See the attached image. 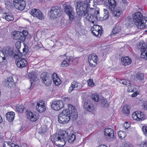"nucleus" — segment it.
Wrapping results in <instances>:
<instances>
[{
    "label": "nucleus",
    "instance_id": "nucleus-1",
    "mask_svg": "<svg viewBox=\"0 0 147 147\" xmlns=\"http://www.w3.org/2000/svg\"><path fill=\"white\" fill-rule=\"evenodd\" d=\"M53 138H52V141L54 142L55 144L59 147H63L66 144V141L67 140L70 143H73L75 140L76 137L74 134H70L68 135L66 131H62L60 134L56 136L53 135Z\"/></svg>",
    "mask_w": 147,
    "mask_h": 147
},
{
    "label": "nucleus",
    "instance_id": "nucleus-2",
    "mask_svg": "<svg viewBox=\"0 0 147 147\" xmlns=\"http://www.w3.org/2000/svg\"><path fill=\"white\" fill-rule=\"evenodd\" d=\"M133 20L139 29L147 28V17H143L142 13L138 12L133 15Z\"/></svg>",
    "mask_w": 147,
    "mask_h": 147
},
{
    "label": "nucleus",
    "instance_id": "nucleus-3",
    "mask_svg": "<svg viewBox=\"0 0 147 147\" xmlns=\"http://www.w3.org/2000/svg\"><path fill=\"white\" fill-rule=\"evenodd\" d=\"M77 14L80 16H82L87 12L88 9V7L87 3L81 1H78L75 5Z\"/></svg>",
    "mask_w": 147,
    "mask_h": 147
},
{
    "label": "nucleus",
    "instance_id": "nucleus-4",
    "mask_svg": "<svg viewBox=\"0 0 147 147\" xmlns=\"http://www.w3.org/2000/svg\"><path fill=\"white\" fill-rule=\"evenodd\" d=\"M109 6V9L113 12V16L116 18L119 17L121 13V9L119 7L115 8L116 5V2L115 0H108Z\"/></svg>",
    "mask_w": 147,
    "mask_h": 147
},
{
    "label": "nucleus",
    "instance_id": "nucleus-5",
    "mask_svg": "<svg viewBox=\"0 0 147 147\" xmlns=\"http://www.w3.org/2000/svg\"><path fill=\"white\" fill-rule=\"evenodd\" d=\"M62 9L59 6L51 7L49 14L51 18L55 19L59 17L61 15Z\"/></svg>",
    "mask_w": 147,
    "mask_h": 147
},
{
    "label": "nucleus",
    "instance_id": "nucleus-6",
    "mask_svg": "<svg viewBox=\"0 0 147 147\" xmlns=\"http://www.w3.org/2000/svg\"><path fill=\"white\" fill-rule=\"evenodd\" d=\"M68 110H63L59 115L58 121L59 123L66 124L69 122L70 118L68 114Z\"/></svg>",
    "mask_w": 147,
    "mask_h": 147
},
{
    "label": "nucleus",
    "instance_id": "nucleus-7",
    "mask_svg": "<svg viewBox=\"0 0 147 147\" xmlns=\"http://www.w3.org/2000/svg\"><path fill=\"white\" fill-rule=\"evenodd\" d=\"M28 34V32L25 30H23L22 32L18 31H15L12 33L13 38L16 40H19L21 41H24Z\"/></svg>",
    "mask_w": 147,
    "mask_h": 147
},
{
    "label": "nucleus",
    "instance_id": "nucleus-8",
    "mask_svg": "<svg viewBox=\"0 0 147 147\" xmlns=\"http://www.w3.org/2000/svg\"><path fill=\"white\" fill-rule=\"evenodd\" d=\"M68 110V114L70 118L72 120L76 119L78 117V113L75 107L71 104H69Z\"/></svg>",
    "mask_w": 147,
    "mask_h": 147
},
{
    "label": "nucleus",
    "instance_id": "nucleus-9",
    "mask_svg": "<svg viewBox=\"0 0 147 147\" xmlns=\"http://www.w3.org/2000/svg\"><path fill=\"white\" fill-rule=\"evenodd\" d=\"M141 52V57L147 60V48L144 43L140 42L138 46Z\"/></svg>",
    "mask_w": 147,
    "mask_h": 147
},
{
    "label": "nucleus",
    "instance_id": "nucleus-10",
    "mask_svg": "<svg viewBox=\"0 0 147 147\" xmlns=\"http://www.w3.org/2000/svg\"><path fill=\"white\" fill-rule=\"evenodd\" d=\"M13 5L16 9L22 11L26 7V3L25 1L23 0H13Z\"/></svg>",
    "mask_w": 147,
    "mask_h": 147
},
{
    "label": "nucleus",
    "instance_id": "nucleus-11",
    "mask_svg": "<svg viewBox=\"0 0 147 147\" xmlns=\"http://www.w3.org/2000/svg\"><path fill=\"white\" fill-rule=\"evenodd\" d=\"M98 57L95 54L90 55L88 57V61L90 66L92 67H95L97 65Z\"/></svg>",
    "mask_w": 147,
    "mask_h": 147
},
{
    "label": "nucleus",
    "instance_id": "nucleus-12",
    "mask_svg": "<svg viewBox=\"0 0 147 147\" xmlns=\"http://www.w3.org/2000/svg\"><path fill=\"white\" fill-rule=\"evenodd\" d=\"M34 17L37 18L40 20H42L44 18L42 12L39 10L36 9H32L29 12Z\"/></svg>",
    "mask_w": 147,
    "mask_h": 147
},
{
    "label": "nucleus",
    "instance_id": "nucleus-13",
    "mask_svg": "<svg viewBox=\"0 0 147 147\" xmlns=\"http://www.w3.org/2000/svg\"><path fill=\"white\" fill-rule=\"evenodd\" d=\"M132 117L134 120L139 121L144 120L145 118L143 113L139 111L134 112L132 115Z\"/></svg>",
    "mask_w": 147,
    "mask_h": 147
},
{
    "label": "nucleus",
    "instance_id": "nucleus-14",
    "mask_svg": "<svg viewBox=\"0 0 147 147\" xmlns=\"http://www.w3.org/2000/svg\"><path fill=\"white\" fill-rule=\"evenodd\" d=\"M64 11L69 16V20H72L74 16V12L73 8L70 5H67L65 7Z\"/></svg>",
    "mask_w": 147,
    "mask_h": 147
},
{
    "label": "nucleus",
    "instance_id": "nucleus-15",
    "mask_svg": "<svg viewBox=\"0 0 147 147\" xmlns=\"http://www.w3.org/2000/svg\"><path fill=\"white\" fill-rule=\"evenodd\" d=\"M64 107L63 102L61 100L54 101L51 105L52 108L54 110L58 111Z\"/></svg>",
    "mask_w": 147,
    "mask_h": 147
},
{
    "label": "nucleus",
    "instance_id": "nucleus-16",
    "mask_svg": "<svg viewBox=\"0 0 147 147\" xmlns=\"http://www.w3.org/2000/svg\"><path fill=\"white\" fill-rule=\"evenodd\" d=\"M82 16H85L86 19L88 21L94 24L95 21H98L99 20V17L98 16H94L89 13L88 11L86 13H85Z\"/></svg>",
    "mask_w": 147,
    "mask_h": 147
},
{
    "label": "nucleus",
    "instance_id": "nucleus-17",
    "mask_svg": "<svg viewBox=\"0 0 147 147\" xmlns=\"http://www.w3.org/2000/svg\"><path fill=\"white\" fill-rule=\"evenodd\" d=\"M104 132L105 137L107 139V140H109L111 138H114V131L111 128H107L105 129Z\"/></svg>",
    "mask_w": 147,
    "mask_h": 147
},
{
    "label": "nucleus",
    "instance_id": "nucleus-18",
    "mask_svg": "<svg viewBox=\"0 0 147 147\" xmlns=\"http://www.w3.org/2000/svg\"><path fill=\"white\" fill-rule=\"evenodd\" d=\"M102 28L99 26L94 25L91 29L92 32L95 36H100L102 33Z\"/></svg>",
    "mask_w": 147,
    "mask_h": 147
},
{
    "label": "nucleus",
    "instance_id": "nucleus-19",
    "mask_svg": "<svg viewBox=\"0 0 147 147\" xmlns=\"http://www.w3.org/2000/svg\"><path fill=\"white\" fill-rule=\"evenodd\" d=\"M84 106V107L89 111H92L94 109L93 102L90 100H88L85 101Z\"/></svg>",
    "mask_w": 147,
    "mask_h": 147
},
{
    "label": "nucleus",
    "instance_id": "nucleus-20",
    "mask_svg": "<svg viewBox=\"0 0 147 147\" xmlns=\"http://www.w3.org/2000/svg\"><path fill=\"white\" fill-rule=\"evenodd\" d=\"M3 85L8 88H11L15 85L13 79L12 77H10L7 78L3 83Z\"/></svg>",
    "mask_w": 147,
    "mask_h": 147
},
{
    "label": "nucleus",
    "instance_id": "nucleus-21",
    "mask_svg": "<svg viewBox=\"0 0 147 147\" xmlns=\"http://www.w3.org/2000/svg\"><path fill=\"white\" fill-rule=\"evenodd\" d=\"M40 77L43 81V82L46 86H49L51 85V79L47 76L46 73H42Z\"/></svg>",
    "mask_w": 147,
    "mask_h": 147
},
{
    "label": "nucleus",
    "instance_id": "nucleus-22",
    "mask_svg": "<svg viewBox=\"0 0 147 147\" xmlns=\"http://www.w3.org/2000/svg\"><path fill=\"white\" fill-rule=\"evenodd\" d=\"M27 118L30 119L31 121H36L38 119V115L35 113H32L30 111H27L26 114Z\"/></svg>",
    "mask_w": 147,
    "mask_h": 147
},
{
    "label": "nucleus",
    "instance_id": "nucleus-23",
    "mask_svg": "<svg viewBox=\"0 0 147 147\" xmlns=\"http://www.w3.org/2000/svg\"><path fill=\"white\" fill-rule=\"evenodd\" d=\"M44 104V101H39V102H38L36 107L37 111L40 113L45 111L46 110V108Z\"/></svg>",
    "mask_w": 147,
    "mask_h": 147
},
{
    "label": "nucleus",
    "instance_id": "nucleus-24",
    "mask_svg": "<svg viewBox=\"0 0 147 147\" xmlns=\"http://www.w3.org/2000/svg\"><path fill=\"white\" fill-rule=\"evenodd\" d=\"M27 62L26 60L24 59L21 58L17 61L16 64L18 67L20 68H22L26 66Z\"/></svg>",
    "mask_w": 147,
    "mask_h": 147
},
{
    "label": "nucleus",
    "instance_id": "nucleus-25",
    "mask_svg": "<svg viewBox=\"0 0 147 147\" xmlns=\"http://www.w3.org/2000/svg\"><path fill=\"white\" fill-rule=\"evenodd\" d=\"M121 29L120 26L117 24L114 27L112 30V33L110 34L111 37H113V36L118 34L121 30Z\"/></svg>",
    "mask_w": 147,
    "mask_h": 147
},
{
    "label": "nucleus",
    "instance_id": "nucleus-26",
    "mask_svg": "<svg viewBox=\"0 0 147 147\" xmlns=\"http://www.w3.org/2000/svg\"><path fill=\"white\" fill-rule=\"evenodd\" d=\"M3 18L7 21H13L14 18L12 14L10 13H3Z\"/></svg>",
    "mask_w": 147,
    "mask_h": 147
},
{
    "label": "nucleus",
    "instance_id": "nucleus-27",
    "mask_svg": "<svg viewBox=\"0 0 147 147\" xmlns=\"http://www.w3.org/2000/svg\"><path fill=\"white\" fill-rule=\"evenodd\" d=\"M53 80L54 83L57 86L59 85L61 83L60 79L59 78L57 75L55 73H53L52 75Z\"/></svg>",
    "mask_w": 147,
    "mask_h": 147
},
{
    "label": "nucleus",
    "instance_id": "nucleus-28",
    "mask_svg": "<svg viewBox=\"0 0 147 147\" xmlns=\"http://www.w3.org/2000/svg\"><path fill=\"white\" fill-rule=\"evenodd\" d=\"M4 52L5 55L7 56H10L13 55L14 52L12 48L10 47H7Z\"/></svg>",
    "mask_w": 147,
    "mask_h": 147
},
{
    "label": "nucleus",
    "instance_id": "nucleus-29",
    "mask_svg": "<svg viewBox=\"0 0 147 147\" xmlns=\"http://www.w3.org/2000/svg\"><path fill=\"white\" fill-rule=\"evenodd\" d=\"M121 63L125 66L129 65L131 63V60L127 57L122 58L121 59Z\"/></svg>",
    "mask_w": 147,
    "mask_h": 147
},
{
    "label": "nucleus",
    "instance_id": "nucleus-30",
    "mask_svg": "<svg viewBox=\"0 0 147 147\" xmlns=\"http://www.w3.org/2000/svg\"><path fill=\"white\" fill-rule=\"evenodd\" d=\"M15 113L12 111L8 112L6 114V117L7 120L11 122L13 120L14 118Z\"/></svg>",
    "mask_w": 147,
    "mask_h": 147
},
{
    "label": "nucleus",
    "instance_id": "nucleus-31",
    "mask_svg": "<svg viewBox=\"0 0 147 147\" xmlns=\"http://www.w3.org/2000/svg\"><path fill=\"white\" fill-rule=\"evenodd\" d=\"M134 24L135 23L133 20V18L132 19L128 16L126 20V25L127 26L132 27Z\"/></svg>",
    "mask_w": 147,
    "mask_h": 147
},
{
    "label": "nucleus",
    "instance_id": "nucleus-32",
    "mask_svg": "<svg viewBox=\"0 0 147 147\" xmlns=\"http://www.w3.org/2000/svg\"><path fill=\"white\" fill-rule=\"evenodd\" d=\"M118 134L119 137L121 139H124L126 136V132L124 131H120L118 132Z\"/></svg>",
    "mask_w": 147,
    "mask_h": 147
},
{
    "label": "nucleus",
    "instance_id": "nucleus-33",
    "mask_svg": "<svg viewBox=\"0 0 147 147\" xmlns=\"http://www.w3.org/2000/svg\"><path fill=\"white\" fill-rule=\"evenodd\" d=\"M47 127L46 125L43 126L39 129V133L41 135L44 134L47 131Z\"/></svg>",
    "mask_w": 147,
    "mask_h": 147
},
{
    "label": "nucleus",
    "instance_id": "nucleus-34",
    "mask_svg": "<svg viewBox=\"0 0 147 147\" xmlns=\"http://www.w3.org/2000/svg\"><path fill=\"white\" fill-rule=\"evenodd\" d=\"M24 107L22 105H18L16 106V110L18 112L22 113L23 111Z\"/></svg>",
    "mask_w": 147,
    "mask_h": 147
},
{
    "label": "nucleus",
    "instance_id": "nucleus-35",
    "mask_svg": "<svg viewBox=\"0 0 147 147\" xmlns=\"http://www.w3.org/2000/svg\"><path fill=\"white\" fill-rule=\"evenodd\" d=\"M119 82L121 83L126 85V86H127L128 87L129 86L131 87V84L130 82L129 81L126 80H122L120 81Z\"/></svg>",
    "mask_w": 147,
    "mask_h": 147
},
{
    "label": "nucleus",
    "instance_id": "nucleus-36",
    "mask_svg": "<svg viewBox=\"0 0 147 147\" xmlns=\"http://www.w3.org/2000/svg\"><path fill=\"white\" fill-rule=\"evenodd\" d=\"M130 107L129 106H125L123 107V112L125 114H129V113Z\"/></svg>",
    "mask_w": 147,
    "mask_h": 147
},
{
    "label": "nucleus",
    "instance_id": "nucleus-37",
    "mask_svg": "<svg viewBox=\"0 0 147 147\" xmlns=\"http://www.w3.org/2000/svg\"><path fill=\"white\" fill-rule=\"evenodd\" d=\"M104 12L103 18L104 20H105L108 18L109 14L108 10L106 9H104Z\"/></svg>",
    "mask_w": 147,
    "mask_h": 147
},
{
    "label": "nucleus",
    "instance_id": "nucleus-38",
    "mask_svg": "<svg viewBox=\"0 0 147 147\" xmlns=\"http://www.w3.org/2000/svg\"><path fill=\"white\" fill-rule=\"evenodd\" d=\"M91 98L92 100H94L95 101H98L99 100V98L97 94H92L91 96Z\"/></svg>",
    "mask_w": 147,
    "mask_h": 147
},
{
    "label": "nucleus",
    "instance_id": "nucleus-39",
    "mask_svg": "<svg viewBox=\"0 0 147 147\" xmlns=\"http://www.w3.org/2000/svg\"><path fill=\"white\" fill-rule=\"evenodd\" d=\"M69 64L67 63V61L65 59L62 62L61 66L63 67H66L69 66Z\"/></svg>",
    "mask_w": 147,
    "mask_h": 147
},
{
    "label": "nucleus",
    "instance_id": "nucleus-40",
    "mask_svg": "<svg viewBox=\"0 0 147 147\" xmlns=\"http://www.w3.org/2000/svg\"><path fill=\"white\" fill-rule=\"evenodd\" d=\"M136 77L140 80H143L144 79V76L143 74L138 73L137 74Z\"/></svg>",
    "mask_w": 147,
    "mask_h": 147
},
{
    "label": "nucleus",
    "instance_id": "nucleus-41",
    "mask_svg": "<svg viewBox=\"0 0 147 147\" xmlns=\"http://www.w3.org/2000/svg\"><path fill=\"white\" fill-rule=\"evenodd\" d=\"M67 61V63H69L70 65L73 61V58L71 57H68L65 59Z\"/></svg>",
    "mask_w": 147,
    "mask_h": 147
},
{
    "label": "nucleus",
    "instance_id": "nucleus-42",
    "mask_svg": "<svg viewBox=\"0 0 147 147\" xmlns=\"http://www.w3.org/2000/svg\"><path fill=\"white\" fill-rule=\"evenodd\" d=\"M79 83L76 81H73L71 84V85L75 89L78 86V84Z\"/></svg>",
    "mask_w": 147,
    "mask_h": 147
},
{
    "label": "nucleus",
    "instance_id": "nucleus-43",
    "mask_svg": "<svg viewBox=\"0 0 147 147\" xmlns=\"http://www.w3.org/2000/svg\"><path fill=\"white\" fill-rule=\"evenodd\" d=\"M99 9L98 8H96V10L94 11V16H98V17H99V20L100 19V17L99 16Z\"/></svg>",
    "mask_w": 147,
    "mask_h": 147
},
{
    "label": "nucleus",
    "instance_id": "nucleus-44",
    "mask_svg": "<svg viewBox=\"0 0 147 147\" xmlns=\"http://www.w3.org/2000/svg\"><path fill=\"white\" fill-rule=\"evenodd\" d=\"M142 130L144 134L146 136H147V126H144L142 127Z\"/></svg>",
    "mask_w": 147,
    "mask_h": 147
},
{
    "label": "nucleus",
    "instance_id": "nucleus-45",
    "mask_svg": "<svg viewBox=\"0 0 147 147\" xmlns=\"http://www.w3.org/2000/svg\"><path fill=\"white\" fill-rule=\"evenodd\" d=\"M23 55H25L27 54V53L28 52V50L27 49V47H25L24 46V47L23 49Z\"/></svg>",
    "mask_w": 147,
    "mask_h": 147
},
{
    "label": "nucleus",
    "instance_id": "nucleus-46",
    "mask_svg": "<svg viewBox=\"0 0 147 147\" xmlns=\"http://www.w3.org/2000/svg\"><path fill=\"white\" fill-rule=\"evenodd\" d=\"M123 127L126 130L130 126V125L129 123H128L127 122H125L124 123Z\"/></svg>",
    "mask_w": 147,
    "mask_h": 147
},
{
    "label": "nucleus",
    "instance_id": "nucleus-47",
    "mask_svg": "<svg viewBox=\"0 0 147 147\" xmlns=\"http://www.w3.org/2000/svg\"><path fill=\"white\" fill-rule=\"evenodd\" d=\"M28 76L32 81H34L35 77L33 73H30L29 74Z\"/></svg>",
    "mask_w": 147,
    "mask_h": 147
},
{
    "label": "nucleus",
    "instance_id": "nucleus-48",
    "mask_svg": "<svg viewBox=\"0 0 147 147\" xmlns=\"http://www.w3.org/2000/svg\"><path fill=\"white\" fill-rule=\"evenodd\" d=\"M88 84L90 86L92 87L94 86V83L92 81V80L90 79L88 81Z\"/></svg>",
    "mask_w": 147,
    "mask_h": 147
},
{
    "label": "nucleus",
    "instance_id": "nucleus-49",
    "mask_svg": "<svg viewBox=\"0 0 147 147\" xmlns=\"http://www.w3.org/2000/svg\"><path fill=\"white\" fill-rule=\"evenodd\" d=\"M141 147H147V142H143L141 143Z\"/></svg>",
    "mask_w": 147,
    "mask_h": 147
},
{
    "label": "nucleus",
    "instance_id": "nucleus-50",
    "mask_svg": "<svg viewBox=\"0 0 147 147\" xmlns=\"http://www.w3.org/2000/svg\"><path fill=\"white\" fill-rule=\"evenodd\" d=\"M7 143H8V144H9V145L10 147H15V146H16L17 145L10 142H8Z\"/></svg>",
    "mask_w": 147,
    "mask_h": 147
},
{
    "label": "nucleus",
    "instance_id": "nucleus-51",
    "mask_svg": "<svg viewBox=\"0 0 147 147\" xmlns=\"http://www.w3.org/2000/svg\"><path fill=\"white\" fill-rule=\"evenodd\" d=\"M75 89L73 87L71 86L69 87L68 90V92L70 93H71L73 90H75Z\"/></svg>",
    "mask_w": 147,
    "mask_h": 147
},
{
    "label": "nucleus",
    "instance_id": "nucleus-52",
    "mask_svg": "<svg viewBox=\"0 0 147 147\" xmlns=\"http://www.w3.org/2000/svg\"><path fill=\"white\" fill-rule=\"evenodd\" d=\"M101 2V4L106 5L107 3L108 0H99Z\"/></svg>",
    "mask_w": 147,
    "mask_h": 147
},
{
    "label": "nucleus",
    "instance_id": "nucleus-53",
    "mask_svg": "<svg viewBox=\"0 0 147 147\" xmlns=\"http://www.w3.org/2000/svg\"><path fill=\"white\" fill-rule=\"evenodd\" d=\"M132 145L128 143L124 144L123 147H132Z\"/></svg>",
    "mask_w": 147,
    "mask_h": 147
},
{
    "label": "nucleus",
    "instance_id": "nucleus-54",
    "mask_svg": "<svg viewBox=\"0 0 147 147\" xmlns=\"http://www.w3.org/2000/svg\"><path fill=\"white\" fill-rule=\"evenodd\" d=\"M7 142H5L4 143L3 147H10Z\"/></svg>",
    "mask_w": 147,
    "mask_h": 147
},
{
    "label": "nucleus",
    "instance_id": "nucleus-55",
    "mask_svg": "<svg viewBox=\"0 0 147 147\" xmlns=\"http://www.w3.org/2000/svg\"><path fill=\"white\" fill-rule=\"evenodd\" d=\"M107 102L106 101L104 100L102 102V104L104 105V106H105L106 107H107L108 105V104Z\"/></svg>",
    "mask_w": 147,
    "mask_h": 147
},
{
    "label": "nucleus",
    "instance_id": "nucleus-56",
    "mask_svg": "<svg viewBox=\"0 0 147 147\" xmlns=\"http://www.w3.org/2000/svg\"><path fill=\"white\" fill-rule=\"evenodd\" d=\"M138 94V92H135L131 95V96L132 97H135Z\"/></svg>",
    "mask_w": 147,
    "mask_h": 147
},
{
    "label": "nucleus",
    "instance_id": "nucleus-57",
    "mask_svg": "<svg viewBox=\"0 0 147 147\" xmlns=\"http://www.w3.org/2000/svg\"><path fill=\"white\" fill-rule=\"evenodd\" d=\"M142 109H147V105H146L144 104L142 105Z\"/></svg>",
    "mask_w": 147,
    "mask_h": 147
},
{
    "label": "nucleus",
    "instance_id": "nucleus-58",
    "mask_svg": "<svg viewBox=\"0 0 147 147\" xmlns=\"http://www.w3.org/2000/svg\"><path fill=\"white\" fill-rule=\"evenodd\" d=\"M4 54L5 55V54H4V52H2L1 51H0V58H2V56H1V55H3Z\"/></svg>",
    "mask_w": 147,
    "mask_h": 147
},
{
    "label": "nucleus",
    "instance_id": "nucleus-59",
    "mask_svg": "<svg viewBox=\"0 0 147 147\" xmlns=\"http://www.w3.org/2000/svg\"><path fill=\"white\" fill-rule=\"evenodd\" d=\"M97 147H107V146L105 145H100Z\"/></svg>",
    "mask_w": 147,
    "mask_h": 147
},
{
    "label": "nucleus",
    "instance_id": "nucleus-60",
    "mask_svg": "<svg viewBox=\"0 0 147 147\" xmlns=\"http://www.w3.org/2000/svg\"><path fill=\"white\" fill-rule=\"evenodd\" d=\"M122 1L125 4H126L127 3V1L126 0H122Z\"/></svg>",
    "mask_w": 147,
    "mask_h": 147
},
{
    "label": "nucleus",
    "instance_id": "nucleus-61",
    "mask_svg": "<svg viewBox=\"0 0 147 147\" xmlns=\"http://www.w3.org/2000/svg\"><path fill=\"white\" fill-rule=\"evenodd\" d=\"M3 121L2 117L0 115V123Z\"/></svg>",
    "mask_w": 147,
    "mask_h": 147
},
{
    "label": "nucleus",
    "instance_id": "nucleus-62",
    "mask_svg": "<svg viewBox=\"0 0 147 147\" xmlns=\"http://www.w3.org/2000/svg\"><path fill=\"white\" fill-rule=\"evenodd\" d=\"M2 59L3 60H6V57H2V58H0V59Z\"/></svg>",
    "mask_w": 147,
    "mask_h": 147
},
{
    "label": "nucleus",
    "instance_id": "nucleus-63",
    "mask_svg": "<svg viewBox=\"0 0 147 147\" xmlns=\"http://www.w3.org/2000/svg\"><path fill=\"white\" fill-rule=\"evenodd\" d=\"M5 5H10V4H11V3H10V2H7L6 3H5Z\"/></svg>",
    "mask_w": 147,
    "mask_h": 147
},
{
    "label": "nucleus",
    "instance_id": "nucleus-64",
    "mask_svg": "<svg viewBox=\"0 0 147 147\" xmlns=\"http://www.w3.org/2000/svg\"><path fill=\"white\" fill-rule=\"evenodd\" d=\"M23 130V128L21 127V128L20 129V131H21Z\"/></svg>",
    "mask_w": 147,
    "mask_h": 147
}]
</instances>
